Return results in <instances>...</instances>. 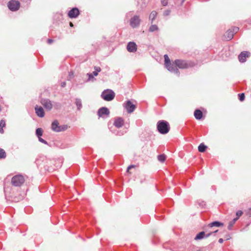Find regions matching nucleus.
Here are the masks:
<instances>
[{
  "mask_svg": "<svg viewBox=\"0 0 251 251\" xmlns=\"http://www.w3.org/2000/svg\"><path fill=\"white\" fill-rule=\"evenodd\" d=\"M6 152L5 151L0 148V159H4L6 157Z\"/></svg>",
  "mask_w": 251,
  "mask_h": 251,
  "instance_id": "bb28decb",
  "label": "nucleus"
},
{
  "mask_svg": "<svg viewBox=\"0 0 251 251\" xmlns=\"http://www.w3.org/2000/svg\"><path fill=\"white\" fill-rule=\"evenodd\" d=\"M239 99L241 101H243L245 100V94L244 93H241L238 94Z\"/></svg>",
  "mask_w": 251,
  "mask_h": 251,
  "instance_id": "7c9ffc66",
  "label": "nucleus"
},
{
  "mask_svg": "<svg viewBox=\"0 0 251 251\" xmlns=\"http://www.w3.org/2000/svg\"><path fill=\"white\" fill-rule=\"evenodd\" d=\"M157 16V12L155 11H152L150 15L149 19L151 21L152 23L153 21L155 20Z\"/></svg>",
  "mask_w": 251,
  "mask_h": 251,
  "instance_id": "4be33fe9",
  "label": "nucleus"
},
{
  "mask_svg": "<svg viewBox=\"0 0 251 251\" xmlns=\"http://www.w3.org/2000/svg\"><path fill=\"white\" fill-rule=\"evenodd\" d=\"M41 103L47 110H50L52 108V103L49 99H42Z\"/></svg>",
  "mask_w": 251,
  "mask_h": 251,
  "instance_id": "6e6552de",
  "label": "nucleus"
},
{
  "mask_svg": "<svg viewBox=\"0 0 251 251\" xmlns=\"http://www.w3.org/2000/svg\"><path fill=\"white\" fill-rule=\"evenodd\" d=\"M115 95V93L112 90L107 89L102 92L101 97L106 101H111L114 99Z\"/></svg>",
  "mask_w": 251,
  "mask_h": 251,
  "instance_id": "7ed1b4c3",
  "label": "nucleus"
},
{
  "mask_svg": "<svg viewBox=\"0 0 251 251\" xmlns=\"http://www.w3.org/2000/svg\"><path fill=\"white\" fill-rule=\"evenodd\" d=\"M67 125H63V126H60V131H64L67 129Z\"/></svg>",
  "mask_w": 251,
  "mask_h": 251,
  "instance_id": "2f4dec72",
  "label": "nucleus"
},
{
  "mask_svg": "<svg viewBox=\"0 0 251 251\" xmlns=\"http://www.w3.org/2000/svg\"><path fill=\"white\" fill-rule=\"evenodd\" d=\"M194 116L197 120H200L202 117V113L199 109H196L194 112Z\"/></svg>",
  "mask_w": 251,
  "mask_h": 251,
  "instance_id": "a211bd4d",
  "label": "nucleus"
},
{
  "mask_svg": "<svg viewBox=\"0 0 251 251\" xmlns=\"http://www.w3.org/2000/svg\"><path fill=\"white\" fill-rule=\"evenodd\" d=\"M157 158L158 160L162 163L164 162L166 160V156L164 154L159 155Z\"/></svg>",
  "mask_w": 251,
  "mask_h": 251,
  "instance_id": "cd10ccee",
  "label": "nucleus"
},
{
  "mask_svg": "<svg viewBox=\"0 0 251 251\" xmlns=\"http://www.w3.org/2000/svg\"><path fill=\"white\" fill-rule=\"evenodd\" d=\"M1 106H0V111H1Z\"/></svg>",
  "mask_w": 251,
  "mask_h": 251,
  "instance_id": "09e8293b",
  "label": "nucleus"
},
{
  "mask_svg": "<svg viewBox=\"0 0 251 251\" xmlns=\"http://www.w3.org/2000/svg\"><path fill=\"white\" fill-rule=\"evenodd\" d=\"M157 128L159 133L165 134L169 131L170 125L166 121H159L157 124Z\"/></svg>",
  "mask_w": 251,
  "mask_h": 251,
  "instance_id": "f257e3e1",
  "label": "nucleus"
},
{
  "mask_svg": "<svg viewBox=\"0 0 251 251\" xmlns=\"http://www.w3.org/2000/svg\"><path fill=\"white\" fill-rule=\"evenodd\" d=\"M231 29L232 31V32H233V34H234V33H235L238 32V31L239 30V27H233Z\"/></svg>",
  "mask_w": 251,
  "mask_h": 251,
  "instance_id": "f704fd0d",
  "label": "nucleus"
},
{
  "mask_svg": "<svg viewBox=\"0 0 251 251\" xmlns=\"http://www.w3.org/2000/svg\"><path fill=\"white\" fill-rule=\"evenodd\" d=\"M87 75H88V80H91V79L94 78V75L92 74H87Z\"/></svg>",
  "mask_w": 251,
  "mask_h": 251,
  "instance_id": "58836bf2",
  "label": "nucleus"
},
{
  "mask_svg": "<svg viewBox=\"0 0 251 251\" xmlns=\"http://www.w3.org/2000/svg\"><path fill=\"white\" fill-rule=\"evenodd\" d=\"M171 11L169 10H167L165 11L163 13V15L164 16H168L170 14Z\"/></svg>",
  "mask_w": 251,
  "mask_h": 251,
  "instance_id": "c9c22d12",
  "label": "nucleus"
},
{
  "mask_svg": "<svg viewBox=\"0 0 251 251\" xmlns=\"http://www.w3.org/2000/svg\"><path fill=\"white\" fill-rule=\"evenodd\" d=\"M25 181L24 177L22 175H17L14 176L11 179L12 184L16 187H20Z\"/></svg>",
  "mask_w": 251,
  "mask_h": 251,
  "instance_id": "f03ea898",
  "label": "nucleus"
},
{
  "mask_svg": "<svg viewBox=\"0 0 251 251\" xmlns=\"http://www.w3.org/2000/svg\"><path fill=\"white\" fill-rule=\"evenodd\" d=\"M75 103L77 106V110H80L82 107L81 100L78 98L75 99Z\"/></svg>",
  "mask_w": 251,
  "mask_h": 251,
  "instance_id": "412c9836",
  "label": "nucleus"
},
{
  "mask_svg": "<svg viewBox=\"0 0 251 251\" xmlns=\"http://www.w3.org/2000/svg\"><path fill=\"white\" fill-rule=\"evenodd\" d=\"M250 56V53L248 51H242L238 56V59L240 62L244 63L246 61L247 57Z\"/></svg>",
  "mask_w": 251,
  "mask_h": 251,
  "instance_id": "4468645a",
  "label": "nucleus"
},
{
  "mask_svg": "<svg viewBox=\"0 0 251 251\" xmlns=\"http://www.w3.org/2000/svg\"><path fill=\"white\" fill-rule=\"evenodd\" d=\"M53 42V40L52 39H48V43L49 44H51Z\"/></svg>",
  "mask_w": 251,
  "mask_h": 251,
  "instance_id": "37998d69",
  "label": "nucleus"
},
{
  "mask_svg": "<svg viewBox=\"0 0 251 251\" xmlns=\"http://www.w3.org/2000/svg\"><path fill=\"white\" fill-rule=\"evenodd\" d=\"M5 125V122L3 120H1L0 121V132H3L2 127L4 126Z\"/></svg>",
  "mask_w": 251,
  "mask_h": 251,
  "instance_id": "c756f323",
  "label": "nucleus"
},
{
  "mask_svg": "<svg viewBox=\"0 0 251 251\" xmlns=\"http://www.w3.org/2000/svg\"><path fill=\"white\" fill-rule=\"evenodd\" d=\"M141 20L139 17L137 15H135L131 18L130 20V25L133 28H136L138 27L140 24Z\"/></svg>",
  "mask_w": 251,
  "mask_h": 251,
  "instance_id": "0eeeda50",
  "label": "nucleus"
},
{
  "mask_svg": "<svg viewBox=\"0 0 251 251\" xmlns=\"http://www.w3.org/2000/svg\"><path fill=\"white\" fill-rule=\"evenodd\" d=\"M233 32H232L231 29H229L226 33L225 36H226V39L227 40H230L233 38Z\"/></svg>",
  "mask_w": 251,
  "mask_h": 251,
  "instance_id": "6ab92c4d",
  "label": "nucleus"
},
{
  "mask_svg": "<svg viewBox=\"0 0 251 251\" xmlns=\"http://www.w3.org/2000/svg\"><path fill=\"white\" fill-rule=\"evenodd\" d=\"M247 215L251 217V208H249L247 211H246Z\"/></svg>",
  "mask_w": 251,
  "mask_h": 251,
  "instance_id": "4c0bfd02",
  "label": "nucleus"
},
{
  "mask_svg": "<svg viewBox=\"0 0 251 251\" xmlns=\"http://www.w3.org/2000/svg\"><path fill=\"white\" fill-rule=\"evenodd\" d=\"M217 231H218V230H216L215 231L211 232L207 234L206 235H205V232L204 231H201V232H200L199 233H198L196 235V236L195 238V239L197 240H201V239L203 238L204 237L207 238L209 236H210L212 234V233H216Z\"/></svg>",
  "mask_w": 251,
  "mask_h": 251,
  "instance_id": "f8f14e48",
  "label": "nucleus"
},
{
  "mask_svg": "<svg viewBox=\"0 0 251 251\" xmlns=\"http://www.w3.org/2000/svg\"><path fill=\"white\" fill-rule=\"evenodd\" d=\"M79 14V11L77 8H73L68 13V16L71 18H75Z\"/></svg>",
  "mask_w": 251,
  "mask_h": 251,
  "instance_id": "9b49d317",
  "label": "nucleus"
},
{
  "mask_svg": "<svg viewBox=\"0 0 251 251\" xmlns=\"http://www.w3.org/2000/svg\"><path fill=\"white\" fill-rule=\"evenodd\" d=\"M243 214V212L241 210H239L236 213V215L237 216V217L236 218H238V219Z\"/></svg>",
  "mask_w": 251,
  "mask_h": 251,
  "instance_id": "72a5a7b5",
  "label": "nucleus"
},
{
  "mask_svg": "<svg viewBox=\"0 0 251 251\" xmlns=\"http://www.w3.org/2000/svg\"><path fill=\"white\" fill-rule=\"evenodd\" d=\"M223 241H224V240H223V239L222 238H220L219 239V242L220 243H222L223 242Z\"/></svg>",
  "mask_w": 251,
  "mask_h": 251,
  "instance_id": "c03bdc74",
  "label": "nucleus"
},
{
  "mask_svg": "<svg viewBox=\"0 0 251 251\" xmlns=\"http://www.w3.org/2000/svg\"><path fill=\"white\" fill-rule=\"evenodd\" d=\"M94 69L98 73L101 71L100 68L99 67H95Z\"/></svg>",
  "mask_w": 251,
  "mask_h": 251,
  "instance_id": "ea45409f",
  "label": "nucleus"
},
{
  "mask_svg": "<svg viewBox=\"0 0 251 251\" xmlns=\"http://www.w3.org/2000/svg\"><path fill=\"white\" fill-rule=\"evenodd\" d=\"M164 59H165V66L171 63L170 62V60L169 59V56L167 54H165L164 56Z\"/></svg>",
  "mask_w": 251,
  "mask_h": 251,
  "instance_id": "c85d7f7f",
  "label": "nucleus"
},
{
  "mask_svg": "<svg viewBox=\"0 0 251 251\" xmlns=\"http://www.w3.org/2000/svg\"><path fill=\"white\" fill-rule=\"evenodd\" d=\"M230 237L229 235H228V236H226V240H228V239H230Z\"/></svg>",
  "mask_w": 251,
  "mask_h": 251,
  "instance_id": "49530a36",
  "label": "nucleus"
},
{
  "mask_svg": "<svg viewBox=\"0 0 251 251\" xmlns=\"http://www.w3.org/2000/svg\"><path fill=\"white\" fill-rule=\"evenodd\" d=\"M110 114L109 109L106 107H101L99 109L98 115L100 117H104V116H108Z\"/></svg>",
  "mask_w": 251,
  "mask_h": 251,
  "instance_id": "1a4fd4ad",
  "label": "nucleus"
},
{
  "mask_svg": "<svg viewBox=\"0 0 251 251\" xmlns=\"http://www.w3.org/2000/svg\"><path fill=\"white\" fill-rule=\"evenodd\" d=\"M184 0H182V2H183L184 1Z\"/></svg>",
  "mask_w": 251,
  "mask_h": 251,
  "instance_id": "8fccbe9b",
  "label": "nucleus"
},
{
  "mask_svg": "<svg viewBox=\"0 0 251 251\" xmlns=\"http://www.w3.org/2000/svg\"><path fill=\"white\" fill-rule=\"evenodd\" d=\"M70 25L71 26H73V24L72 23H70Z\"/></svg>",
  "mask_w": 251,
  "mask_h": 251,
  "instance_id": "de8ad7c7",
  "label": "nucleus"
},
{
  "mask_svg": "<svg viewBox=\"0 0 251 251\" xmlns=\"http://www.w3.org/2000/svg\"><path fill=\"white\" fill-rule=\"evenodd\" d=\"M65 85H66L65 82H63L62 83V87H65Z\"/></svg>",
  "mask_w": 251,
  "mask_h": 251,
  "instance_id": "a18cd8bd",
  "label": "nucleus"
},
{
  "mask_svg": "<svg viewBox=\"0 0 251 251\" xmlns=\"http://www.w3.org/2000/svg\"><path fill=\"white\" fill-rule=\"evenodd\" d=\"M175 63L180 69H185L193 66L191 62H187L185 60L179 59L176 60Z\"/></svg>",
  "mask_w": 251,
  "mask_h": 251,
  "instance_id": "20e7f679",
  "label": "nucleus"
},
{
  "mask_svg": "<svg viewBox=\"0 0 251 251\" xmlns=\"http://www.w3.org/2000/svg\"><path fill=\"white\" fill-rule=\"evenodd\" d=\"M127 50L130 52H135L137 50V45L134 42H130L126 46Z\"/></svg>",
  "mask_w": 251,
  "mask_h": 251,
  "instance_id": "ddd939ff",
  "label": "nucleus"
},
{
  "mask_svg": "<svg viewBox=\"0 0 251 251\" xmlns=\"http://www.w3.org/2000/svg\"><path fill=\"white\" fill-rule=\"evenodd\" d=\"M166 68L171 72L174 73L178 75H179L178 70L176 68V65L175 64L170 63L166 66Z\"/></svg>",
  "mask_w": 251,
  "mask_h": 251,
  "instance_id": "9d476101",
  "label": "nucleus"
},
{
  "mask_svg": "<svg viewBox=\"0 0 251 251\" xmlns=\"http://www.w3.org/2000/svg\"><path fill=\"white\" fill-rule=\"evenodd\" d=\"M161 2L164 6H166L168 4V0H161Z\"/></svg>",
  "mask_w": 251,
  "mask_h": 251,
  "instance_id": "e433bc0d",
  "label": "nucleus"
},
{
  "mask_svg": "<svg viewBox=\"0 0 251 251\" xmlns=\"http://www.w3.org/2000/svg\"><path fill=\"white\" fill-rule=\"evenodd\" d=\"M207 147L203 144H201L198 147V150L200 152H203L205 151Z\"/></svg>",
  "mask_w": 251,
  "mask_h": 251,
  "instance_id": "5701e85b",
  "label": "nucleus"
},
{
  "mask_svg": "<svg viewBox=\"0 0 251 251\" xmlns=\"http://www.w3.org/2000/svg\"><path fill=\"white\" fill-rule=\"evenodd\" d=\"M60 126L57 120L53 121L51 124V129L55 132H60Z\"/></svg>",
  "mask_w": 251,
  "mask_h": 251,
  "instance_id": "f3484780",
  "label": "nucleus"
},
{
  "mask_svg": "<svg viewBox=\"0 0 251 251\" xmlns=\"http://www.w3.org/2000/svg\"><path fill=\"white\" fill-rule=\"evenodd\" d=\"M35 113L37 115L41 118L44 117L45 112L42 107L36 105L35 107Z\"/></svg>",
  "mask_w": 251,
  "mask_h": 251,
  "instance_id": "2eb2a0df",
  "label": "nucleus"
},
{
  "mask_svg": "<svg viewBox=\"0 0 251 251\" xmlns=\"http://www.w3.org/2000/svg\"><path fill=\"white\" fill-rule=\"evenodd\" d=\"M158 30V26L155 25H152L150 27L149 30L150 32H154V31H157Z\"/></svg>",
  "mask_w": 251,
  "mask_h": 251,
  "instance_id": "a878e982",
  "label": "nucleus"
},
{
  "mask_svg": "<svg viewBox=\"0 0 251 251\" xmlns=\"http://www.w3.org/2000/svg\"><path fill=\"white\" fill-rule=\"evenodd\" d=\"M135 167L134 165H130L128 167L127 169V172H128L129 170L131 169V168H133Z\"/></svg>",
  "mask_w": 251,
  "mask_h": 251,
  "instance_id": "a19ab883",
  "label": "nucleus"
},
{
  "mask_svg": "<svg viewBox=\"0 0 251 251\" xmlns=\"http://www.w3.org/2000/svg\"><path fill=\"white\" fill-rule=\"evenodd\" d=\"M237 220H238V218H234L229 223V224L228 226V229L229 230L231 229L232 226L234 225V224L235 223V222H236V221Z\"/></svg>",
  "mask_w": 251,
  "mask_h": 251,
  "instance_id": "393cba45",
  "label": "nucleus"
},
{
  "mask_svg": "<svg viewBox=\"0 0 251 251\" xmlns=\"http://www.w3.org/2000/svg\"><path fill=\"white\" fill-rule=\"evenodd\" d=\"M124 107L128 113L133 112L136 108L135 105L129 100H127L124 103Z\"/></svg>",
  "mask_w": 251,
  "mask_h": 251,
  "instance_id": "423d86ee",
  "label": "nucleus"
},
{
  "mask_svg": "<svg viewBox=\"0 0 251 251\" xmlns=\"http://www.w3.org/2000/svg\"><path fill=\"white\" fill-rule=\"evenodd\" d=\"M38 140H39V141L40 142H41V143H43V144H46V145H48V142H47L46 141H45V140H44L43 139H42V138H41V137H39L38 138Z\"/></svg>",
  "mask_w": 251,
  "mask_h": 251,
  "instance_id": "473e14b6",
  "label": "nucleus"
},
{
  "mask_svg": "<svg viewBox=\"0 0 251 251\" xmlns=\"http://www.w3.org/2000/svg\"><path fill=\"white\" fill-rule=\"evenodd\" d=\"M223 225H224V224L222 223H221L218 221H215V222H213L209 224L208 225V226H209L210 227H212L213 226L220 227V226H223Z\"/></svg>",
  "mask_w": 251,
  "mask_h": 251,
  "instance_id": "aec40b11",
  "label": "nucleus"
},
{
  "mask_svg": "<svg viewBox=\"0 0 251 251\" xmlns=\"http://www.w3.org/2000/svg\"><path fill=\"white\" fill-rule=\"evenodd\" d=\"M92 74H93V75H94V76H97V75H98V73L97 72H96V71H94V72H93Z\"/></svg>",
  "mask_w": 251,
  "mask_h": 251,
  "instance_id": "79ce46f5",
  "label": "nucleus"
},
{
  "mask_svg": "<svg viewBox=\"0 0 251 251\" xmlns=\"http://www.w3.org/2000/svg\"><path fill=\"white\" fill-rule=\"evenodd\" d=\"M124 124V120L122 118L118 117L116 118L114 122V125L118 127H121Z\"/></svg>",
  "mask_w": 251,
  "mask_h": 251,
  "instance_id": "dca6fc26",
  "label": "nucleus"
},
{
  "mask_svg": "<svg viewBox=\"0 0 251 251\" xmlns=\"http://www.w3.org/2000/svg\"><path fill=\"white\" fill-rule=\"evenodd\" d=\"M7 6L10 10L15 11L19 9L20 3L17 0H12L8 2Z\"/></svg>",
  "mask_w": 251,
  "mask_h": 251,
  "instance_id": "39448f33",
  "label": "nucleus"
},
{
  "mask_svg": "<svg viewBox=\"0 0 251 251\" xmlns=\"http://www.w3.org/2000/svg\"><path fill=\"white\" fill-rule=\"evenodd\" d=\"M43 129L41 128H38L36 130V135L39 138L41 137L43 135Z\"/></svg>",
  "mask_w": 251,
  "mask_h": 251,
  "instance_id": "b1692460",
  "label": "nucleus"
}]
</instances>
